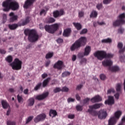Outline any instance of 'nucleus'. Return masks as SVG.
Here are the masks:
<instances>
[{
    "instance_id": "10",
    "label": "nucleus",
    "mask_w": 125,
    "mask_h": 125,
    "mask_svg": "<svg viewBox=\"0 0 125 125\" xmlns=\"http://www.w3.org/2000/svg\"><path fill=\"white\" fill-rule=\"evenodd\" d=\"M46 119V115L45 113H42L37 115L34 119V122L36 124L40 122H43Z\"/></svg>"
},
{
    "instance_id": "12",
    "label": "nucleus",
    "mask_w": 125,
    "mask_h": 125,
    "mask_svg": "<svg viewBox=\"0 0 125 125\" xmlns=\"http://www.w3.org/2000/svg\"><path fill=\"white\" fill-rule=\"evenodd\" d=\"M64 14H65V12L62 9H61L60 10H57L53 12L54 18H58V17H61V16L64 15Z\"/></svg>"
},
{
    "instance_id": "13",
    "label": "nucleus",
    "mask_w": 125,
    "mask_h": 125,
    "mask_svg": "<svg viewBox=\"0 0 125 125\" xmlns=\"http://www.w3.org/2000/svg\"><path fill=\"white\" fill-rule=\"evenodd\" d=\"M64 67V62L62 61H58L53 66L54 69L62 70Z\"/></svg>"
},
{
    "instance_id": "16",
    "label": "nucleus",
    "mask_w": 125,
    "mask_h": 125,
    "mask_svg": "<svg viewBox=\"0 0 125 125\" xmlns=\"http://www.w3.org/2000/svg\"><path fill=\"white\" fill-rule=\"evenodd\" d=\"M30 22V20L29 17L26 18L25 20H21L18 23V25H19V27H21V26H25V25H27L28 23Z\"/></svg>"
},
{
    "instance_id": "56",
    "label": "nucleus",
    "mask_w": 125,
    "mask_h": 125,
    "mask_svg": "<svg viewBox=\"0 0 125 125\" xmlns=\"http://www.w3.org/2000/svg\"><path fill=\"white\" fill-rule=\"evenodd\" d=\"M83 84H80L77 85L76 87V90H80L83 87Z\"/></svg>"
},
{
    "instance_id": "42",
    "label": "nucleus",
    "mask_w": 125,
    "mask_h": 125,
    "mask_svg": "<svg viewBox=\"0 0 125 125\" xmlns=\"http://www.w3.org/2000/svg\"><path fill=\"white\" fill-rule=\"evenodd\" d=\"M16 123L14 121H7V125H16Z\"/></svg>"
},
{
    "instance_id": "35",
    "label": "nucleus",
    "mask_w": 125,
    "mask_h": 125,
    "mask_svg": "<svg viewBox=\"0 0 125 125\" xmlns=\"http://www.w3.org/2000/svg\"><path fill=\"white\" fill-rule=\"evenodd\" d=\"M42 85V83H38L34 87V90H35V91H37V90H39V89L41 88Z\"/></svg>"
},
{
    "instance_id": "37",
    "label": "nucleus",
    "mask_w": 125,
    "mask_h": 125,
    "mask_svg": "<svg viewBox=\"0 0 125 125\" xmlns=\"http://www.w3.org/2000/svg\"><path fill=\"white\" fill-rule=\"evenodd\" d=\"M53 56V53H48L45 56L46 59H49Z\"/></svg>"
},
{
    "instance_id": "38",
    "label": "nucleus",
    "mask_w": 125,
    "mask_h": 125,
    "mask_svg": "<svg viewBox=\"0 0 125 125\" xmlns=\"http://www.w3.org/2000/svg\"><path fill=\"white\" fill-rule=\"evenodd\" d=\"M62 89L60 87H57L53 90L54 93H58V92H60Z\"/></svg>"
},
{
    "instance_id": "63",
    "label": "nucleus",
    "mask_w": 125,
    "mask_h": 125,
    "mask_svg": "<svg viewBox=\"0 0 125 125\" xmlns=\"http://www.w3.org/2000/svg\"><path fill=\"white\" fill-rule=\"evenodd\" d=\"M118 47L119 48L121 49L123 47V43L119 42L118 44Z\"/></svg>"
},
{
    "instance_id": "33",
    "label": "nucleus",
    "mask_w": 125,
    "mask_h": 125,
    "mask_svg": "<svg viewBox=\"0 0 125 125\" xmlns=\"http://www.w3.org/2000/svg\"><path fill=\"white\" fill-rule=\"evenodd\" d=\"M5 60L8 63H11L13 61V58H12V56L9 55L5 58Z\"/></svg>"
},
{
    "instance_id": "22",
    "label": "nucleus",
    "mask_w": 125,
    "mask_h": 125,
    "mask_svg": "<svg viewBox=\"0 0 125 125\" xmlns=\"http://www.w3.org/2000/svg\"><path fill=\"white\" fill-rule=\"evenodd\" d=\"M87 112L90 114V115H91L93 117H96V116H98V112L95 110H93L92 109H88Z\"/></svg>"
},
{
    "instance_id": "28",
    "label": "nucleus",
    "mask_w": 125,
    "mask_h": 125,
    "mask_svg": "<svg viewBox=\"0 0 125 125\" xmlns=\"http://www.w3.org/2000/svg\"><path fill=\"white\" fill-rule=\"evenodd\" d=\"M98 15V13L96 11L93 10L90 15V18H96Z\"/></svg>"
},
{
    "instance_id": "18",
    "label": "nucleus",
    "mask_w": 125,
    "mask_h": 125,
    "mask_svg": "<svg viewBox=\"0 0 125 125\" xmlns=\"http://www.w3.org/2000/svg\"><path fill=\"white\" fill-rule=\"evenodd\" d=\"M71 33H72L71 28H66L63 30L62 36L64 38H69L71 36Z\"/></svg>"
},
{
    "instance_id": "17",
    "label": "nucleus",
    "mask_w": 125,
    "mask_h": 125,
    "mask_svg": "<svg viewBox=\"0 0 125 125\" xmlns=\"http://www.w3.org/2000/svg\"><path fill=\"white\" fill-rule=\"evenodd\" d=\"M9 16L10 17L9 19V21L11 22H13L18 20V16L14 15V13L13 12H11L9 14Z\"/></svg>"
},
{
    "instance_id": "50",
    "label": "nucleus",
    "mask_w": 125,
    "mask_h": 125,
    "mask_svg": "<svg viewBox=\"0 0 125 125\" xmlns=\"http://www.w3.org/2000/svg\"><path fill=\"white\" fill-rule=\"evenodd\" d=\"M124 32H125V29L124 28H120L118 29V33L119 34H123V33H124Z\"/></svg>"
},
{
    "instance_id": "54",
    "label": "nucleus",
    "mask_w": 125,
    "mask_h": 125,
    "mask_svg": "<svg viewBox=\"0 0 125 125\" xmlns=\"http://www.w3.org/2000/svg\"><path fill=\"white\" fill-rule=\"evenodd\" d=\"M105 104H107L108 105H110V96H108V100H106L104 102Z\"/></svg>"
},
{
    "instance_id": "48",
    "label": "nucleus",
    "mask_w": 125,
    "mask_h": 125,
    "mask_svg": "<svg viewBox=\"0 0 125 125\" xmlns=\"http://www.w3.org/2000/svg\"><path fill=\"white\" fill-rule=\"evenodd\" d=\"M87 33V29H83L80 32V35H83V34H86Z\"/></svg>"
},
{
    "instance_id": "43",
    "label": "nucleus",
    "mask_w": 125,
    "mask_h": 125,
    "mask_svg": "<svg viewBox=\"0 0 125 125\" xmlns=\"http://www.w3.org/2000/svg\"><path fill=\"white\" fill-rule=\"evenodd\" d=\"M61 91H62V92H68L69 91V88H68V87L66 86L63 87Z\"/></svg>"
},
{
    "instance_id": "3",
    "label": "nucleus",
    "mask_w": 125,
    "mask_h": 125,
    "mask_svg": "<svg viewBox=\"0 0 125 125\" xmlns=\"http://www.w3.org/2000/svg\"><path fill=\"white\" fill-rule=\"evenodd\" d=\"M24 34L28 36V40L30 42H36L39 40V35L35 29H26Z\"/></svg>"
},
{
    "instance_id": "41",
    "label": "nucleus",
    "mask_w": 125,
    "mask_h": 125,
    "mask_svg": "<svg viewBox=\"0 0 125 125\" xmlns=\"http://www.w3.org/2000/svg\"><path fill=\"white\" fill-rule=\"evenodd\" d=\"M102 43H109L110 42V38H107L106 39H103L102 40Z\"/></svg>"
},
{
    "instance_id": "5",
    "label": "nucleus",
    "mask_w": 125,
    "mask_h": 125,
    "mask_svg": "<svg viewBox=\"0 0 125 125\" xmlns=\"http://www.w3.org/2000/svg\"><path fill=\"white\" fill-rule=\"evenodd\" d=\"M94 56L96 57L98 60L101 61L106 58H110V54H107V53L104 51H97L94 53Z\"/></svg>"
},
{
    "instance_id": "39",
    "label": "nucleus",
    "mask_w": 125,
    "mask_h": 125,
    "mask_svg": "<svg viewBox=\"0 0 125 125\" xmlns=\"http://www.w3.org/2000/svg\"><path fill=\"white\" fill-rule=\"evenodd\" d=\"M115 104V100L114 99V97L110 96V105H112Z\"/></svg>"
},
{
    "instance_id": "25",
    "label": "nucleus",
    "mask_w": 125,
    "mask_h": 125,
    "mask_svg": "<svg viewBox=\"0 0 125 125\" xmlns=\"http://www.w3.org/2000/svg\"><path fill=\"white\" fill-rule=\"evenodd\" d=\"M1 105L3 109H7L9 104L7 103V102L5 100H2L1 102Z\"/></svg>"
},
{
    "instance_id": "9",
    "label": "nucleus",
    "mask_w": 125,
    "mask_h": 125,
    "mask_svg": "<svg viewBox=\"0 0 125 125\" xmlns=\"http://www.w3.org/2000/svg\"><path fill=\"white\" fill-rule=\"evenodd\" d=\"M90 51H91V48L90 47V46H86L84 49V52L83 54V53H79L78 54V58L82 59L83 56H87V55H89V53H90Z\"/></svg>"
},
{
    "instance_id": "21",
    "label": "nucleus",
    "mask_w": 125,
    "mask_h": 125,
    "mask_svg": "<svg viewBox=\"0 0 125 125\" xmlns=\"http://www.w3.org/2000/svg\"><path fill=\"white\" fill-rule=\"evenodd\" d=\"M91 102L92 103H95L96 102H100V101H102V98L100 97L99 95L95 96L93 98L91 99Z\"/></svg>"
},
{
    "instance_id": "15",
    "label": "nucleus",
    "mask_w": 125,
    "mask_h": 125,
    "mask_svg": "<svg viewBox=\"0 0 125 125\" xmlns=\"http://www.w3.org/2000/svg\"><path fill=\"white\" fill-rule=\"evenodd\" d=\"M49 94V93L46 92L42 94L36 96L35 97V99L36 100H38L39 101H42V100H43V99H45V98H46V97L48 96Z\"/></svg>"
},
{
    "instance_id": "44",
    "label": "nucleus",
    "mask_w": 125,
    "mask_h": 125,
    "mask_svg": "<svg viewBox=\"0 0 125 125\" xmlns=\"http://www.w3.org/2000/svg\"><path fill=\"white\" fill-rule=\"evenodd\" d=\"M102 7H103V5L102 4V3H98L96 6V8L98 9V10H100V9H101Z\"/></svg>"
},
{
    "instance_id": "46",
    "label": "nucleus",
    "mask_w": 125,
    "mask_h": 125,
    "mask_svg": "<svg viewBox=\"0 0 125 125\" xmlns=\"http://www.w3.org/2000/svg\"><path fill=\"white\" fill-rule=\"evenodd\" d=\"M33 118L34 116H29L26 120V124H28V123H30V122L32 121Z\"/></svg>"
},
{
    "instance_id": "62",
    "label": "nucleus",
    "mask_w": 125,
    "mask_h": 125,
    "mask_svg": "<svg viewBox=\"0 0 125 125\" xmlns=\"http://www.w3.org/2000/svg\"><path fill=\"white\" fill-rule=\"evenodd\" d=\"M47 77V74L44 73L42 75V79H45Z\"/></svg>"
},
{
    "instance_id": "59",
    "label": "nucleus",
    "mask_w": 125,
    "mask_h": 125,
    "mask_svg": "<svg viewBox=\"0 0 125 125\" xmlns=\"http://www.w3.org/2000/svg\"><path fill=\"white\" fill-rule=\"evenodd\" d=\"M68 119H71V120H72L73 119H74L75 118V115H74V114L69 115L68 116Z\"/></svg>"
},
{
    "instance_id": "53",
    "label": "nucleus",
    "mask_w": 125,
    "mask_h": 125,
    "mask_svg": "<svg viewBox=\"0 0 125 125\" xmlns=\"http://www.w3.org/2000/svg\"><path fill=\"white\" fill-rule=\"evenodd\" d=\"M103 2L104 4H109L110 3V0H104Z\"/></svg>"
},
{
    "instance_id": "64",
    "label": "nucleus",
    "mask_w": 125,
    "mask_h": 125,
    "mask_svg": "<svg viewBox=\"0 0 125 125\" xmlns=\"http://www.w3.org/2000/svg\"><path fill=\"white\" fill-rule=\"evenodd\" d=\"M98 25H100V26H102V25H105V23L104 21L99 22L98 21Z\"/></svg>"
},
{
    "instance_id": "52",
    "label": "nucleus",
    "mask_w": 125,
    "mask_h": 125,
    "mask_svg": "<svg viewBox=\"0 0 125 125\" xmlns=\"http://www.w3.org/2000/svg\"><path fill=\"white\" fill-rule=\"evenodd\" d=\"M84 15V13L83 11H80L79 12V17L81 18V17H83Z\"/></svg>"
},
{
    "instance_id": "60",
    "label": "nucleus",
    "mask_w": 125,
    "mask_h": 125,
    "mask_svg": "<svg viewBox=\"0 0 125 125\" xmlns=\"http://www.w3.org/2000/svg\"><path fill=\"white\" fill-rule=\"evenodd\" d=\"M76 59H77V56H76V55H72V61L74 62V61H76Z\"/></svg>"
},
{
    "instance_id": "1",
    "label": "nucleus",
    "mask_w": 125,
    "mask_h": 125,
    "mask_svg": "<svg viewBox=\"0 0 125 125\" xmlns=\"http://www.w3.org/2000/svg\"><path fill=\"white\" fill-rule=\"evenodd\" d=\"M13 0H6L2 3V7H4L3 9V11L7 12L10 9L15 11L19 9V4L17 2L14 1Z\"/></svg>"
},
{
    "instance_id": "34",
    "label": "nucleus",
    "mask_w": 125,
    "mask_h": 125,
    "mask_svg": "<svg viewBox=\"0 0 125 125\" xmlns=\"http://www.w3.org/2000/svg\"><path fill=\"white\" fill-rule=\"evenodd\" d=\"M17 98L18 99L19 103H21V102L23 103V102H24V99H23V97H22V96L19 95V94L17 96Z\"/></svg>"
},
{
    "instance_id": "36",
    "label": "nucleus",
    "mask_w": 125,
    "mask_h": 125,
    "mask_svg": "<svg viewBox=\"0 0 125 125\" xmlns=\"http://www.w3.org/2000/svg\"><path fill=\"white\" fill-rule=\"evenodd\" d=\"M70 75H71V72L69 71H64L62 73V78H65L67 77V76H70Z\"/></svg>"
},
{
    "instance_id": "55",
    "label": "nucleus",
    "mask_w": 125,
    "mask_h": 125,
    "mask_svg": "<svg viewBox=\"0 0 125 125\" xmlns=\"http://www.w3.org/2000/svg\"><path fill=\"white\" fill-rule=\"evenodd\" d=\"M46 13V11L44 9H42L40 11V14L41 16H42V14H45Z\"/></svg>"
},
{
    "instance_id": "19",
    "label": "nucleus",
    "mask_w": 125,
    "mask_h": 125,
    "mask_svg": "<svg viewBox=\"0 0 125 125\" xmlns=\"http://www.w3.org/2000/svg\"><path fill=\"white\" fill-rule=\"evenodd\" d=\"M55 22V19L52 17H47L44 20V23L46 24H52Z\"/></svg>"
},
{
    "instance_id": "7",
    "label": "nucleus",
    "mask_w": 125,
    "mask_h": 125,
    "mask_svg": "<svg viewBox=\"0 0 125 125\" xmlns=\"http://www.w3.org/2000/svg\"><path fill=\"white\" fill-rule=\"evenodd\" d=\"M10 66L13 70H15L16 71L21 70L22 68V61H20L18 58H16L14 62L10 64Z\"/></svg>"
},
{
    "instance_id": "24",
    "label": "nucleus",
    "mask_w": 125,
    "mask_h": 125,
    "mask_svg": "<svg viewBox=\"0 0 125 125\" xmlns=\"http://www.w3.org/2000/svg\"><path fill=\"white\" fill-rule=\"evenodd\" d=\"M102 105V104H96L93 105L89 106V109H99Z\"/></svg>"
},
{
    "instance_id": "11",
    "label": "nucleus",
    "mask_w": 125,
    "mask_h": 125,
    "mask_svg": "<svg viewBox=\"0 0 125 125\" xmlns=\"http://www.w3.org/2000/svg\"><path fill=\"white\" fill-rule=\"evenodd\" d=\"M36 0H26L24 2L23 7L25 8V9H28V8H30L31 6H33Z\"/></svg>"
},
{
    "instance_id": "45",
    "label": "nucleus",
    "mask_w": 125,
    "mask_h": 125,
    "mask_svg": "<svg viewBox=\"0 0 125 125\" xmlns=\"http://www.w3.org/2000/svg\"><path fill=\"white\" fill-rule=\"evenodd\" d=\"M100 78L102 81H104L106 80V75H105L104 74H102L100 75Z\"/></svg>"
},
{
    "instance_id": "8",
    "label": "nucleus",
    "mask_w": 125,
    "mask_h": 125,
    "mask_svg": "<svg viewBox=\"0 0 125 125\" xmlns=\"http://www.w3.org/2000/svg\"><path fill=\"white\" fill-rule=\"evenodd\" d=\"M125 14L123 13L118 17V20L113 22V25L117 26L121 24H124L125 23Z\"/></svg>"
},
{
    "instance_id": "58",
    "label": "nucleus",
    "mask_w": 125,
    "mask_h": 125,
    "mask_svg": "<svg viewBox=\"0 0 125 125\" xmlns=\"http://www.w3.org/2000/svg\"><path fill=\"white\" fill-rule=\"evenodd\" d=\"M89 100H90V99H89L88 98H86V99H85L83 100L84 104H86V103H87V102H88L89 101Z\"/></svg>"
},
{
    "instance_id": "31",
    "label": "nucleus",
    "mask_w": 125,
    "mask_h": 125,
    "mask_svg": "<svg viewBox=\"0 0 125 125\" xmlns=\"http://www.w3.org/2000/svg\"><path fill=\"white\" fill-rule=\"evenodd\" d=\"M123 84L122 83H119L117 84L115 86L116 90L117 92H120L121 90L122 89V86Z\"/></svg>"
},
{
    "instance_id": "29",
    "label": "nucleus",
    "mask_w": 125,
    "mask_h": 125,
    "mask_svg": "<svg viewBox=\"0 0 125 125\" xmlns=\"http://www.w3.org/2000/svg\"><path fill=\"white\" fill-rule=\"evenodd\" d=\"M73 24L75 27V28H76V29H77V30H78V31L81 30L82 26V24H81V23H78V22L77 23L73 22Z\"/></svg>"
},
{
    "instance_id": "4",
    "label": "nucleus",
    "mask_w": 125,
    "mask_h": 125,
    "mask_svg": "<svg viewBox=\"0 0 125 125\" xmlns=\"http://www.w3.org/2000/svg\"><path fill=\"white\" fill-rule=\"evenodd\" d=\"M86 43V38L85 37H81L80 39L77 40L71 46V51H75V50H79L82 46H84Z\"/></svg>"
},
{
    "instance_id": "47",
    "label": "nucleus",
    "mask_w": 125,
    "mask_h": 125,
    "mask_svg": "<svg viewBox=\"0 0 125 125\" xmlns=\"http://www.w3.org/2000/svg\"><path fill=\"white\" fill-rule=\"evenodd\" d=\"M77 111H83V106L81 105H77L76 107Z\"/></svg>"
},
{
    "instance_id": "6",
    "label": "nucleus",
    "mask_w": 125,
    "mask_h": 125,
    "mask_svg": "<svg viewBox=\"0 0 125 125\" xmlns=\"http://www.w3.org/2000/svg\"><path fill=\"white\" fill-rule=\"evenodd\" d=\"M123 112L121 110H117L114 113V117H111L110 119V125H115L117 121L120 119Z\"/></svg>"
},
{
    "instance_id": "26",
    "label": "nucleus",
    "mask_w": 125,
    "mask_h": 125,
    "mask_svg": "<svg viewBox=\"0 0 125 125\" xmlns=\"http://www.w3.org/2000/svg\"><path fill=\"white\" fill-rule=\"evenodd\" d=\"M8 28L10 29V30H15V29H17L18 27H19V25L18 24L14 23L12 24H8Z\"/></svg>"
},
{
    "instance_id": "40",
    "label": "nucleus",
    "mask_w": 125,
    "mask_h": 125,
    "mask_svg": "<svg viewBox=\"0 0 125 125\" xmlns=\"http://www.w3.org/2000/svg\"><path fill=\"white\" fill-rule=\"evenodd\" d=\"M87 60L85 58H82L80 61L81 65H83V64H86Z\"/></svg>"
},
{
    "instance_id": "2",
    "label": "nucleus",
    "mask_w": 125,
    "mask_h": 125,
    "mask_svg": "<svg viewBox=\"0 0 125 125\" xmlns=\"http://www.w3.org/2000/svg\"><path fill=\"white\" fill-rule=\"evenodd\" d=\"M60 26V23H55L53 24L49 25L46 24L43 26L42 23H40L39 24V28L40 30H43L44 29L45 31L49 34H54L55 32L59 29Z\"/></svg>"
},
{
    "instance_id": "14",
    "label": "nucleus",
    "mask_w": 125,
    "mask_h": 125,
    "mask_svg": "<svg viewBox=\"0 0 125 125\" xmlns=\"http://www.w3.org/2000/svg\"><path fill=\"white\" fill-rule=\"evenodd\" d=\"M98 117L100 120H104L106 119V117H107V112L104 110H100L98 112Z\"/></svg>"
},
{
    "instance_id": "49",
    "label": "nucleus",
    "mask_w": 125,
    "mask_h": 125,
    "mask_svg": "<svg viewBox=\"0 0 125 125\" xmlns=\"http://www.w3.org/2000/svg\"><path fill=\"white\" fill-rule=\"evenodd\" d=\"M6 53V51L3 49H0V54H5Z\"/></svg>"
},
{
    "instance_id": "27",
    "label": "nucleus",
    "mask_w": 125,
    "mask_h": 125,
    "mask_svg": "<svg viewBox=\"0 0 125 125\" xmlns=\"http://www.w3.org/2000/svg\"><path fill=\"white\" fill-rule=\"evenodd\" d=\"M28 106H33L35 104V99L34 98H30L27 101Z\"/></svg>"
},
{
    "instance_id": "20",
    "label": "nucleus",
    "mask_w": 125,
    "mask_h": 125,
    "mask_svg": "<svg viewBox=\"0 0 125 125\" xmlns=\"http://www.w3.org/2000/svg\"><path fill=\"white\" fill-rule=\"evenodd\" d=\"M102 64L104 67H108V70L110 71V59H104V60L102 62Z\"/></svg>"
},
{
    "instance_id": "51",
    "label": "nucleus",
    "mask_w": 125,
    "mask_h": 125,
    "mask_svg": "<svg viewBox=\"0 0 125 125\" xmlns=\"http://www.w3.org/2000/svg\"><path fill=\"white\" fill-rule=\"evenodd\" d=\"M56 42H58V43H62L63 41V39L61 38H59L58 40H56Z\"/></svg>"
},
{
    "instance_id": "57",
    "label": "nucleus",
    "mask_w": 125,
    "mask_h": 125,
    "mask_svg": "<svg viewBox=\"0 0 125 125\" xmlns=\"http://www.w3.org/2000/svg\"><path fill=\"white\" fill-rule=\"evenodd\" d=\"M74 101H75V99L69 98L67 99L68 103H70V102H74Z\"/></svg>"
},
{
    "instance_id": "32",
    "label": "nucleus",
    "mask_w": 125,
    "mask_h": 125,
    "mask_svg": "<svg viewBox=\"0 0 125 125\" xmlns=\"http://www.w3.org/2000/svg\"><path fill=\"white\" fill-rule=\"evenodd\" d=\"M110 71L112 72H118L120 71V68L117 66H110Z\"/></svg>"
},
{
    "instance_id": "61",
    "label": "nucleus",
    "mask_w": 125,
    "mask_h": 125,
    "mask_svg": "<svg viewBox=\"0 0 125 125\" xmlns=\"http://www.w3.org/2000/svg\"><path fill=\"white\" fill-rule=\"evenodd\" d=\"M76 98L78 101H80L81 100V97H80V95H79V94H77L76 95Z\"/></svg>"
},
{
    "instance_id": "23",
    "label": "nucleus",
    "mask_w": 125,
    "mask_h": 125,
    "mask_svg": "<svg viewBox=\"0 0 125 125\" xmlns=\"http://www.w3.org/2000/svg\"><path fill=\"white\" fill-rule=\"evenodd\" d=\"M49 116L52 118H55L57 116V111L55 110L51 109L49 113Z\"/></svg>"
},
{
    "instance_id": "30",
    "label": "nucleus",
    "mask_w": 125,
    "mask_h": 125,
    "mask_svg": "<svg viewBox=\"0 0 125 125\" xmlns=\"http://www.w3.org/2000/svg\"><path fill=\"white\" fill-rule=\"evenodd\" d=\"M49 81H50V78H48L43 81L42 83L43 87H45V86H46V85L48 84V83H49Z\"/></svg>"
}]
</instances>
